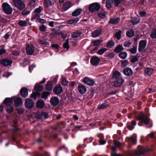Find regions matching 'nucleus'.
I'll list each match as a JSON object with an SVG mask.
<instances>
[{
    "label": "nucleus",
    "mask_w": 156,
    "mask_h": 156,
    "mask_svg": "<svg viewBox=\"0 0 156 156\" xmlns=\"http://www.w3.org/2000/svg\"><path fill=\"white\" fill-rule=\"evenodd\" d=\"M128 61L127 60H124L121 62V66L122 67H124L128 64Z\"/></svg>",
    "instance_id": "nucleus-48"
},
{
    "label": "nucleus",
    "mask_w": 156,
    "mask_h": 156,
    "mask_svg": "<svg viewBox=\"0 0 156 156\" xmlns=\"http://www.w3.org/2000/svg\"><path fill=\"white\" fill-rule=\"evenodd\" d=\"M120 73L118 71L115 72L113 75V78L115 79H117V80L119 78V77L120 76Z\"/></svg>",
    "instance_id": "nucleus-36"
},
{
    "label": "nucleus",
    "mask_w": 156,
    "mask_h": 156,
    "mask_svg": "<svg viewBox=\"0 0 156 156\" xmlns=\"http://www.w3.org/2000/svg\"><path fill=\"white\" fill-rule=\"evenodd\" d=\"M137 45L136 44L133 45V47L129 50V51L132 54H135L136 53L137 51Z\"/></svg>",
    "instance_id": "nucleus-31"
},
{
    "label": "nucleus",
    "mask_w": 156,
    "mask_h": 156,
    "mask_svg": "<svg viewBox=\"0 0 156 156\" xmlns=\"http://www.w3.org/2000/svg\"><path fill=\"white\" fill-rule=\"evenodd\" d=\"M119 56L120 58L124 59L127 57V53L125 52H122L119 54Z\"/></svg>",
    "instance_id": "nucleus-37"
},
{
    "label": "nucleus",
    "mask_w": 156,
    "mask_h": 156,
    "mask_svg": "<svg viewBox=\"0 0 156 156\" xmlns=\"http://www.w3.org/2000/svg\"><path fill=\"white\" fill-rule=\"evenodd\" d=\"M43 117H44V119H47L48 118V113L46 112H42Z\"/></svg>",
    "instance_id": "nucleus-60"
},
{
    "label": "nucleus",
    "mask_w": 156,
    "mask_h": 156,
    "mask_svg": "<svg viewBox=\"0 0 156 156\" xmlns=\"http://www.w3.org/2000/svg\"><path fill=\"white\" fill-rule=\"evenodd\" d=\"M139 14L141 17H144L146 16V13L144 11H141L139 12Z\"/></svg>",
    "instance_id": "nucleus-59"
},
{
    "label": "nucleus",
    "mask_w": 156,
    "mask_h": 156,
    "mask_svg": "<svg viewBox=\"0 0 156 156\" xmlns=\"http://www.w3.org/2000/svg\"><path fill=\"white\" fill-rule=\"evenodd\" d=\"M100 59L98 57L95 56L92 58L90 59V62L92 65L97 66L100 62Z\"/></svg>",
    "instance_id": "nucleus-10"
},
{
    "label": "nucleus",
    "mask_w": 156,
    "mask_h": 156,
    "mask_svg": "<svg viewBox=\"0 0 156 156\" xmlns=\"http://www.w3.org/2000/svg\"><path fill=\"white\" fill-rule=\"evenodd\" d=\"M53 91L55 94H59L62 92L63 90L62 87L59 85L56 86L53 89Z\"/></svg>",
    "instance_id": "nucleus-11"
},
{
    "label": "nucleus",
    "mask_w": 156,
    "mask_h": 156,
    "mask_svg": "<svg viewBox=\"0 0 156 156\" xmlns=\"http://www.w3.org/2000/svg\"><path fill=\"white\" fill-rule=\"evenodd\" d=\"M35 67V65L34 64H33L32 65H30L29 66V70L30 73H31L32 70L33 68Z\"/></svg>",
    "instance_id": "nucleus-62"
},
{
    "label": "nucleus",
    "mask_w": 156,
    "mask_h": 156,
    "mask_svg": "<svg viewBox=\"0 0 156 156\" xmlns=\"http://www.w3.org/2000/svg\"><path fill=\"white\" fill-rule=\"evenodd\" d=\"M101 29L97 30L94 31L92 34V36L93 37H98L101 33Z\"/></svg>",
    "instance_id": "nucleus-24"
},
{
    "label": "nucleus",
    "mask_w": 156,
    "mask_h": 156,
    "mask_svg": "<svg viewBox=\"0 0 156 156\" xmlns=\"http://www.w3.org/2000/svg\"><path fill=\"white\" fill-rule=\"evenodd\" d=\"M44 3L47 7L50 6L52 5V2L50 0H44Z\"/></svg>",
    "instance_id": "nucleus-44"
},
{
    "label": "nucleus",
    "mask_w": 156,
    "mask_h": 156,
    "mask_svg": "<svg viewBox=\"0 0 156 156\" xmlns=\"http://www.w3.org/2000/svg\"><path fill=\"white\" fill-rule=\"evenodd\" d=\"M15 105L16 107L19 106L23 103L21 99L20 98H16L14 101Z\"/></svg>",
    "instance_id": "nucleus-22"
},
{
    "label": "nucleus",
    "mask_w": 156,
    "mask_h": 156,
    "mask_svg": "<svg viewBox=\"0 0 156 156\" xmlns=\"http://www.w3.org/2000/svg\"><path fill=\"white\" fill-rule=\"evenodd\" d=\"M134 31L132 30H130L126 32V35L129 37H131L134 36Z\"/></svg>",
    "instance_id": "nucleus-35"
},
{
    "label": "nucleus",
    "mask_w": 156,
    "mask_h": 156,
    "mask_svg": "<svg viewBox=\"0 0 156 156\" xmlns=\"http://www.w3.org/2000/svg\"><path fill=\"white\" fill-rule=\"evenodd\" d=\"M6 52V50L4 48H1L0 49V55H2Z\"/></svg>",
    "instance_id": "nucleus-64"
},
{
    "label": "nucleus",
    "mask_w": 156,
    "mask_h": 156,
    "mask_svg": "<svg viewBox=\"0 0 156 156\" xmlns=\"http://www.w3.org/2000/svg\"><path fill=\"white\" fill-rule=\"evenodd\" d=\"M18 24L22 27H25L27 25V23L25 21L20 20L18 22Z\"/></svg>",
    "instance_id": "nucleus-43"
},
{
    "label": "nucleus",
    "mask_w": 156,
    "mask_h": 156,
    "mask_svg": "<svg viewBox=\"0 0 156 156\" xmlns=\"http://www.w3.org/2000/svg\"><path fill=\"white\" fill-rule=\"evenodd\" d=\"M129 22L133 25L138 23L139 22V20L136 18H134L130 20Z\"/></svg>",
    "instance_id": "nucleus-45"
},
{
    "label": "nucleus",
    "mask_w": 156,
    "mask_h": 156,
    "mask_svg": "<svg viewBox=\"0 0 156 156\" xmlns=\"http://www.w3.org/2000/svg\"><path fill=\"white\" fill-rule=\"evenodd\" d=\"M20 91L21 96L22 97L25 98L27 96L28 93L27 88H23L21 89Z\"/></svg>",
    "instance_id": "nucleus-20"
},
{
    "label": "nucleus",
    "mask_w": 156,
    "mask_h": 156,
    "mask_svg": "<svg viewBox=\"0 0 156 156\" xmlns=\"http://www.w3.org/2000/svg\"><path fill=\"white\" fill-rule=\"evenodd\" d=\"M123 50V48L122 46L119 44L115 48L114 51L116 53H118Z\"/></svg>",
    "instance_id": "nucleus-28"
},
{
    "label": "nucleus",
    "mask_w": 156,
    "mask_h": 156,
    "mask_svg": "<svg viewBox=\"0 0 156 156\" xmlns=\"http://www.w3.org/2000/svg\"><path fill=\"white\" fill-rule=\"evenodd\" d=\"M121 31H119L117 32L115 34V37L117 39H119L121 37Z\"/></svg>",
    "instance_id": "nucleus-56"
},
{
    "label": "nucleus",
    "mask_w": 156,
    "mask_h": 156,
    "mask_svg": "<svg viewBox=\"0 0 156 156\" xmlns=\"http://www.w3.org/2000/svg\"><path fill=\"white\" fill-rule=\"evenodd\" d=\"M115 45V43L113 41H109L106 44V47L107 48H113Z\"/></svg>",
    "instance_id": "nucleus-30"
},
{
    "label": "nucleus",
    "mask_w": 156,
    "mask_h": 156,
    "mask_svg": "<svg viewBox=\"0 0 156 156\" xmlns=\"http://www.w3.org/2000/svg\"><path fill=\"white\" fill-rule=\"evenodd\" d=\"M114 144L115 147H119L121 145V144L119 142L115 141L114 142Z\"/></svg>",
    "instance_id": "nucleus-63"
},
{
    "label": "nucleus",
    "mask_w": 156,
    "mask_h": 156,
    "mask_svg": "<svg viewBox=\"0 0 156 156\" xmlns=\"http://www.w3.org/2000/svg\"><path fill=\"white\" fill-rule=\"evenodd\" d=\"M63 47L66 49L67 51H68L69 49V46L68 41H67L63 44L62 45Z\"/></svg>",
    "instance_id": "nucleus-47"
},
{
    "label": "nucleus",
    "mask_w": 156,
    "mask_h": 156,
    "mask_svg": "<svg viewBox=\"0 0 156 156\" xmlns=\"http://www.w3.org/2000/svg\"><path fill=\"white\" fill-rule=\"evenodd\" d=\"M39 42L41 44L47 46L48 47H49V43L46 41V40H40Z\"/></svg>",
    "instance_id": "nucleus-34"
},
{
    "label": "nucleus",
    "mask_w": 156,
    "mask_h": 156,
    "mask_svg": "<svg viewBox=\"0 0 156 156\" xmlns=\"http://www.w3.org/2000/svg\"><path fill=\"white\" fill-rule=\"evenodd\" d=\"M82 82L90 86H93L94 83V81L87 77H84L82 80Z\"/></svg>",
    "instance_id": "nucleus-7"
},
{
    "label": "nucleus",
    "mask_w": 156,
    "mask_h": 156,
    "mask_svg": "<svg viewBox=\"0 0 156 156\" xmlns=\"http://www.w3.org/2000/svg\"><path fill=\"white\" fill-rule=\"evenodd\" d=\"M6 110L7 112L11 113L13 112V107L11 105L9 106H7L6 107Z\"/></svg>",
    "instance_id": "nucleus-40"
},
{
    "label": "nucleus",
    "mask_w": 156,
    "mask_h": 156,
    "mask_svg": "<svg viewBox=\"0 0 156 156\" xmlns=\"http://www.w3.org/2000/svg\"><path fill=\"white\" fill-rule=\"evenodd\" d=\"M136 123L135 121H132L131 123H129L128 126V129L130 130H132L134 128V126L136 125Z\"/></svg>",
    "instance_id": "nucleus-21"
},
{
    "label": "nucleus",
    "mask_w": 156,
    "mask_h": 156,
    "mask_svg": "<svg viewBox=\"0 0 156 156\" xmlns=\"http://www.w3.org/2000/svg\"><path fill=\"white\" fill-rule=\"evenodd\" d=\"M13 5L20 10H23L25 8V5L21 0H12Z\"/></svg>",
    "instance_id": "nucleus-1"
},
{
    "label": "nucleus",
    "mask_w": 156,
    "mask_h": 156,
    "mask_svg": "<svg viewBox=\"0 0 156 156\" xmlns=\"http://www.w3.org/2000/svg\"><path fill=\"white\" fill-rule=\"evenodd\" d=\"M152 38H156V30H153L150 35Z\"/></svg>",
    "instance_id": "nucleus-50"
},
{
    "label": "nucleus",
    "mask_w": 156,
    "mask_h": 156,
    "mask_svg": "<svg viewBox=\"0 0 156 156\" xmlns=\"http://www.w3.org/2000/svg\"><path fill=\"white\" fill-rule=\"evenodd\" d=\"M81 11V9H77L72 13V15L73 16H77L80 14Z\"/></svg>",
    "instance_id": "nucleus-27"
},
{
    "label": "nucleus",
    "mask_w": 156,
    "mask_h": 156,
    "mask_svg": "<svg viewBox=\"0 0 156 156\" xmlns=\"http://www.w3.org/2000/svg\"><path fill=\"white\" fill-rule=\"evenodd\" d=\"M36 0H31L30 2V6L32 7L34 6Z\"/></svg>",
    "instance_id": "nucleus-61"
},
{
    "label": "nucleus",
    "mask_w": 156,
    "mask_h": 156,
    "mask_svg": "<svg viewBox=\"0 0 156 156\" xmlns=\"http://www.w3.org/2000/svg\"><path fill=\"white\" fill-rule=\"evenodd\" d=\"M81 33L80 32H75L73 33L71 36L72 38H76L80 36Z\"/></svg>",
    "instance_id": "nucleus-33"
},
{
    "label": "nucleus",
    "mask_w": 156,
    "mask_h": 156,
    "mask_svg": "<svg viewBox=\"0 0 156 156\" xmlns=\"http://www.w3.org/2000/svg\"><path fill=\"white\" fill-rule=\"evenodd\" d=\"M144 151L143 147L141 146H139L137 149L133 151V153H129V155L133 156L134 155L137 156H139L144 154Z\"/></svg>",
    "instance_id": "nucleus-3"
},
{
    "label": "nucleus",
    "mask_w": 156,
    "mask_h": 156,
    "mask_svg": "<svg viewBox=\"0 0 156 156\" xmlns=\"http://www.w3.org/2000/svg\"><path fill=\"white\" fill-rule=\"evenodd\" d=\"M59 101L58 98L56 97H52L50 100V102L52 105L55 106L58 105Z\"/></svg>",
    "instance_id": "nucleus-13"
},
{
    "label": "nucleus",
    "mask_w": 156,
    "mask_h": 156,
    "mask_svg": "<svg viewBox=\"0 0 156 156\" xmlns=\"http://www.w3.org/2000/svg\"><path fill=\"white\" fill-rule=\"evenodd\" d=\"M146 44L147 41L145 40H141L139 44V51L140 52L142 51L146 47Z\"/></svg>",
    "instance_id": "nucleus-8"
},
{
    "label": "nucleus",
    "mask_w": 156,
    "mask_h": 156,
    "mask_svg": "<svg viewBox=\"0 0 156 156\" xmlns=\"http://www.w3.org/2000/svg\"><path fill=\"white\" fill-rule=\"evenodd\" d=\"M46 90H51L52 89V85L50 81H48L45 85Z\"/></svg>",
    "instance_id": "nucleus-32"
},
{
    "label": "nucleus",
    "mask_w": 156,
    "mask_h": 156,
    "mask_svg": "<svg viewBox=\"0 0 156 156\" xmlns=\"http://www.w3.org/2000/svg\"><path fill=\"white\" fill-rule=\"evenodd\" d=\"M44 103L43 100H39L37 101L36 103L37 107L39 108H42L44 105Z\"/></svg>",
    "instance_id": "nucleus-23"
},
{
    "label": "nucleus",
    "mask_w": 156,
    "mask_h": 156,
    "mask_svg": "<svg viewBox=\"0 0 156 156\" xmlns=\"http://www.w3.org/2000/svg\"><path fill=\"white\" fill-rule=\"evenodd\" d=\"M119 19L118 18L112 19L110 20L109 23L114 24H117L119 22Z\"/></svg>",
    "instance_id": "nucleus-29"
},
{
    "label": "nucleus",
    "mask_w": 156,
    "mask_h": 156,
    "mask_svg": "<svg viewBox=\"0 0 156 156\" xmlns=\"http://www.w3.org/2000/svg\"><path fill=\"white\" fill-rule=\"evenodd\" d=\"M131 44V42L129 41H126L124 44V46L125 47H129Z\"/></svg>",
    "instance_id": "nucleus-53"
},
{
    "label": "nucleus",
    "mask_w": 156,
    "mask_h": 156,
    "mask_svg": "<svg viewBox=\"0 0 156 156\" xmlns=\"http://www.w3.org/2000/svg\"><path fill=\"white\" fill-rule=\"evenodd\" d=\"M100 5L97 3L91 4L89 7V10L91 12H94L98 11L100 9Z\"/></svg>",
    "instance_id": "nucleus-4"
},
{
    "label": "nucleus",
    "mask_w": 156,
    "mask_h": 156,
    "mask_svg": "<svg viewBox=\"0 0 156 156\" xmlns=\"http://www.w3.org/2000/svg\"><path fill=\"white\" fill-rule=\"evenodd\" d=\"M102 42L100 40H97L94 41V46H98Z\"/></svg>",
    "instance_id": "nucleus-52"
},
{
    "label": "nucleus",
    "mask_w": 156,
    "mask_h": 156,
    "mask_svg": "<svg viewBox=\"0 0 156 156\" xmlns=\"http://www.w3.org/2000/svg\"><path fill=\"white\" fill-rule=\"evenodd\" d=\"M137 119L144 123L145 125H147L149 122V119L146 115L142 114H140Z\"/></svg>",
    "instance_id": "nucleus-5"
},
{
    "label": "nucleus",
    "mask_w": 156,
    "mask_h": 156,
    "mask_svg": "<svg viewBox=\"0 0 156 156\" xmlns=\"http://www.w3.org/2000/svg\"><path fill=\"white\" fill-rule=\"evenodd\" d=\"M107 104L105 103H103L101 104L98 107V108L99 109H102L106 108L107 107Z\"/></svg>",
    "instance_id": "nucleus-55"
},
{
    "label": "nucleus",
    "mask_w": 156,
    "mask_h": 156,
    "mask_svg": "<svg viewBox=\"0 0 156 156\" xmlns=\"http://www.w3.org/2000/svg\"><path fill=\"white\" fill-rule=\"evenodd\" d=\"M42 9V7L40 6L38 8L34 10V12L35 13V17L37 18L39 17L40 14Z\"/></svg>",
    "instance_id": "nucleus-18"
},
{
    "label": "nucleus",
    "mask_w": 156,
    "mask_h": 156,
    "mask_svg": "<svg viewBox=\"0 0 156 156\" xmlns=\"http://www.w3.org/2000/svg\"><path fill=\"white\" fill-rule=\"evenodd\" d=\"M107 49L105 48H102L99 50L97 52V53L100 55H102Z\"/></svg>",
    "instance_id": "nucleus-41"
},
{
    "label": "nucleus",
    "mask_w": 156,
    "mask_h": 156,
    "mask_svg": "<svg viewBox=\"0 0 156 156\" xmlns=\"http://www.w3.org/2000/svg\"><path fill=\"white\" fill-rule=\"evenodd\" d=\"M26 46V51L27 53L30 55H32L34 50V46L31 44H27Z\"/></svg>",
    "instance_id": "nucleus-6"
},
{
    "label": "nucleus",
    "mask_w": 156,
    "mask_h": 156,
    "mask_svg": "<svg viewBox=\"0 0 156 156\" xmlns=\"http://www.w3.org/2000/svg\"><path fill=\"white\" fill-rule=\"evenodd\" d=\"M43 89V86L41 85H37L34 87V90L36 91H42Z\"/></svg>",
    "instance_id": "nucleus-46"
},
{
    "label": "nucleus",
    "mask_w": 156,
    "mask_h": 156,
    "mask_svg": "<svg viewBox=\"0 0 156 156\" xmlns=\"http://www.w3.org/2000/svg\"><path fill=\"white\" fill-rule=\"evenodd\" d=\"M98 17L101 18H104L106 16V13L105 12H99L98 13Z\"/></svg>",
    "instance_id": "nucleus-49"
},
{
    "label": "nucleus",
    "mask_w": 156,
    "mask_h": 156,
    "mask_svg": "<svg viewBox=\"0 0 156 156\" xmlns=\"http://www.w3.org/2000/svg\"><path fill=\"white\" fill-rule=\"evenodd\" d=\"M154 71V69H153L147 67L144 70V72L148 76H150L152 74Z\"/></svg>",
    "instance_id": "nucleus-19"
},
{
    "label": "nucleus",
    "mask_w": 156,
    "mask_h": 156,
    "mask_svg": "<svg viewBox=\"0 0 156 156\" xmlns=\"http://www.w3.org/2000/svg\"><path fill=\"white\" fill-rule=\"evenodd\" d=\"M4 12L7 14H10L12 13V8L7 3H5L2 5Z\"/></svg>",
    "instance_id": "nucleus-2"
},
{
    "label": "nucleus",
    "mask_w": 156,
    "mask_h": 156,
    "mask_svg": "<svg viewBox=\"0 0 156 156\" xmlns=\"http://www.w3.org/2000/svg\"><path fill=\"white\" fill-rule=\"evenodd\" d=\"M79 92L81 94L85 93L87 91V89L84 85L80 84L78 86Z\"/></svg>",
    "instance_id": "nucleus-14"
},
{
    "label": "nucleus",
    "mask_w": 156,
    "mask_h": 156,
    "mask_svg": "<svg viewBox=\"0 0 156 156\" xmlns=\"http://www.w3.org/2000/svg\"><path fill=\"white\" fill-rule=\"evenodd\" d=\"M34 102L30 99L27 98L25 102V107L28 108H31L34 106Z\"/></svg>",
    "instance_id": "nucleus-9"
},
{
    "label": "nucleus",
    "mask_w": 156,
    "mask_h": 156,
    "mask_svg": "<svg viewBox=\"0 0 156 156\" xmlns=\"http://www.w3.org/2000/svg\"><path fill=\"white\" fill-rule=\"evenodd\" d=\"M2 64L5 66H7L10 65L12 63V61L9 59H4L0 61Z\"/></svg>",
    "instance_id": "nucleus-12"
},
{
    "label": "nucleus",
    "mask_w": 156,
    "mask_h": 156,
    "mask_svg": "<svg viewBox=\"0 0 156 156\" xmlns=\"http://www.w3.org/2000/svg\"><path fill=\"white\" fill-rule=\"evenodd\" d=\"M12 103V99L10 98H6L3 101L4 103L7 106H9L11 105Z\"/></svg>",
    "instance_id": "nucleus-25"
},
{
    "label": "nucleus",
    "mask_w": 156,
    "mask_h": 156,
    "mask_svg": "<svg viewBox=\"0 0 156 156\" xmlns=\"http://www.w3.org/2000/svg\"><path fill=\"white\" fill-rule=\"evenodd\" d=\"M130 139L134 144H135L136 143V137L135 136H131L130 137Z\"/></svg>",
    "instance_id": "nucleus-58"
},
{
    "label": "nucleus",
    "mask_w": 156,
    "mask_h": 156,
    "mask_svg": "<svg viewBox=\"0 0 156 156\" xmlns=\"http://www.w3.org/2000/svg\"><path fill=\"white\" fill-rule=\"evenodd\" d=\"M123 73L125 75L129 76L132 74L133 72L131 69L129 68H126L123 70Z\"/></svg>",
    "instance_id": "nucleus-16"
},
{
    "label": "nucleus",
    "mask_w": 156,
    "mask_h": 156,
    "mask_svg": "<svg viewBox=\"0 0 156 156\" xmlns=\"http://www.w3.org/2000/svg\"><path fill=\"white\" fill-rule=\"evenodd\" d=\"M39 95L38 93L37 92H33L32 94H31L30 97L31 98H34L35 100L36 99L37 97Z\"/></svg>",
    "instance_id": "nucleus-51"
},
{
    "label": "nucleus",
    "mask_w": 156,
    "mask_h": 156,
    "mask_svg": "<svg viewBox=\"0 0 156 156\" xmlns=\"http://www.w3.org/2000/svg\"><path fill=\"white\" fill-rule=\"evenodd\" d=\"M124 82V80L122 78H119L114 82L113 85L115 87H119Z\"/></svg>",
    "instance_id": "nucleus-15"
},
{
    "label": "nucleus",
    "mask_w": 156,
    "mask_h": 156,
    "mask_svg": "<svg viewBox=\"0 0 156 156\" xmlns=\"http://www.w3.org/2000/svg\"><path fill=\"white\" fill-rule=\"evenodd\" d=\"M113 3V0H107L106 3V6L109 9L112 7Z\"/></svg>",
    "instance_id": "nucleus-26"
},
{
    "label": "nucleus",
    "mask_w": 156,
    "mask_h": 156,
    "mask_svg": "<svg viewBox=\"0 0 156 156\" xmlns=\"http://www.w3.org/2000/svg\"><path fill=\"white\" fill-rule=\"evenodd\" d=\"M70 2L68 1L65 2L63 6V9L65 11H66L72 6Z\"/></svg>",
    "instance_id": "nucleus-17"
},
{
    "label": "nucleus",
    "mask_w": 156,
    "mask_h": 156,
    "mask_svg": "<svg viewBox=\"0 0 156 156\" xmlns=\"http://www.w3.org/2000/svg\"><path fill=\"white\" fill-rule=\"evenodd\" d=\"M50 94V93L48 91L44 92L42 93V98L46 99L48 96Z\"/></svg>",
    "instance_id": "nucleus-42"
},
{
    "label": "nucleus",
    "mask_w": 156,
    "mask_h": 156,
    "mask_svg": "<svg viewBox=\"0 0 156 156\" xmlns=\"http://www.w3.org/2000/svg\"><path fill=\"white\" fill-rule=\"evenodd\" d=\"M61 83L62 85L66 86L68 83V81L65 78H62L61 81Z\"/></svg>",
    "instance_id": "nucleus-54"
},
{
    "label": "nucleus",
    "mask_w": 156,
    "mask_h": 156,
    "mask_svg": "<svg viewBox=\"0 0 156 156\" xmlns=\"http://www.w3.org/2000/svg\"><path fill=\"white\" fill-rule=\"evenodd\" d=\"M79 18L78 17L76 18L75 19L71 20H69L68 21V23L70 24H72L76 23L79 20Z\"/></svg>",
    "instance_id": "nucleus-38"
},
{
    "label": "nucleus",
    "mask_w": 156,
    "mask_h": 156,
    "mask_svg": "<svg viewBox=\"0 0 156 156\" xmlns=\"http://www.w3.org/2000/svg\"><path fill=\"white\" fill-rule=\"evenodd\" d=\"M61 34V33L58 32V33H51L49 35V37L50 38H55L57 36V34Z\"/></svg>",
    "instance_id": "nucleus-39"
},
{
    "label": "nucleus",
    "mask_w": 156,
    "mask_h": 156,
    "mask_svg": "<svg viewBox=\"0 0 156 156\" xmlns=\"http://www.w3.org/2000/svg\"><path fill=\"white\" fill-rule=\"evenodd\" d=\"M39 30L42 32H44L46 30V27L44 25H42L39 27Z\"/></svg>",
    "instance_id": "nucleus-57"
}]
</instances>
